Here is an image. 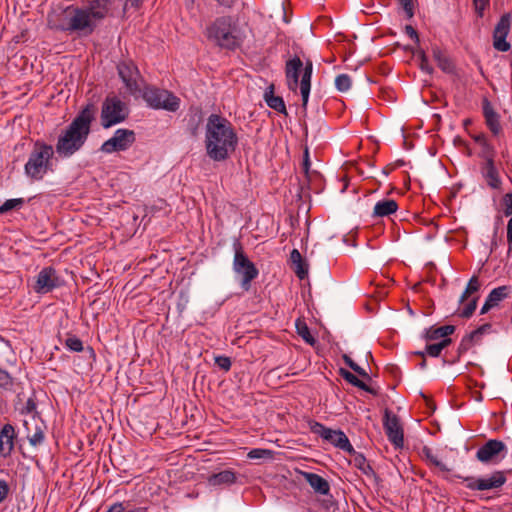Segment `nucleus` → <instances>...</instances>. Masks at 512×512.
<instances>
[{
    "label": "nucleus",
    "mask_w": 512,
    "mask_h": 512,
    "mask_svg": "<svg viewBox=\"0 0 512 512\" xmlns=\"http://www.w3.org/2000/svg\"><path fill=\"white\" fill-rule=\"evenodd\" d=\"M238 145V136L232 123L219 114L207 119L205 148L207 156L216 162L230 158Z\"/></svg>",
    "instance_id": "f257e3e1"
},
{
    "label": "nucleus",
    "mask_w": 512,
    "mask_h": 512,
    "mask_svg": "<svg viewBox=\"0 0 512 512\" xmlns=\"http://www.w3.org/2000/svg\"><path fill=\"white\" fill-rule=\"evenodd\" d=\"M96 114V105L87 103L62 131L56 143V152L60 157H70L83 147L91 133Z\"/></svg>",
    "instance_id": "f03ea898"
},
{
    "label": "nucleus",
    "mask_w": 512,
    "mask_h": 512,
    "mask_svg": "<svg viewBox=\"0 0 512 512\" xmlns=\"http://www.w3.org/2000/svg\"><path fill=\"white\" fill-rule=\"evenodd\" d=\"M110 0H92L88 5L82 8L68 6V11H72L71 23L68 29L79 30L84 36L91 35L97 23L103 20L109 12Z\"/></svg>",
    "instance_id": "7ed1b4c3"
},
{
    "label": "nucleus",
    "mask_w": 512,
    "mask_h": 512,
    "mask_svg": "<svg viewBox=\"0 0 512 512\" xmlns=\"http://www.w3.org/2000/svg\"><path fill=\"white\" fill-rule=\"evenodd\" d=\"M54 150L51 145L37 141L25 164V174L32 180H42L45 174L51 170V159Z\"/></svg>",
    "instance_id": "20e7f679"
},
{
    "label": "nucleus",
    "mask_w": 512,
    "mask_h": 512,
    "mask_svg": "<svg viewBox=\"0 0 512 512\" xmlns=\"http://www.w3.org/2000/svg\"><path fill=\"white\" fill-rule=\"evenodd\" d=\"M208 33L209 38L214 39L221 48L235 50L241 45L237 25L231 16L217 18L208 28Z\"/></svg>",
    "instance_id": "39448f33"
},
{
    "label": "nucleus",
    "mask_w": 512,
    "mask_h": 512,
    "mask_svg": "<svg viewBox=\"0 0 512 512\" xmlns=\"http://www.w3.org/2000/svg\"><path fill=\"white\" fill-rule=\"evenodd\" d=\"M234 260L233 268L237 274L242 275L241 287L248 291L251 287V282L257 278L259 271L255 264L248 258L244 252L242 243L236 239L233 243Z\"/></svg>",
    "instance_id": "423d86ee"
},
{
    "label": "nucleus",
    "mask_w": 512,
    "mask_h": 512,
    "mask_svg": "<svg viewBox=\"0 0 512 512\" xmlns=\"http://www.w3.org/2000/svg\"><path fill=\"white\" fill-rule=\"evenodd\" d=\"M142 97L151 108L169 112H176L181 102L180 98L171 91L153 86L145 87Z\"/></svg>",
    "instance_id": "0eeeda50"
},
{
    "label": "nucleus",
    "mask_w": 512,
    "mask_h": 512,
    "mask_svg": "<svg viewBox=\"0 0 512 512\" xmlns=\"http://www.w3.org/2000/svg\"><path fill=\"white\" fill-rule=\"evenodd\" d=\"M129 116L127 105L117 96H107L102 104L101 125L110 128L125 121Z\"/></svg>",
    "instance_id": "6e6552de"
},
{
    "label": "nucleus",
    "mask_w": 512,
    "mask_h": 512,
    "mask_svg": "<svg viewBox=\"0 0 512 512\" xmlns=\"http://www.w3.org/2000/svg\"><path fill=\"white\" fill-rule=\"evenodd\" d=\"M303 69V73L312 75L313 63L310 59L306 60L305 65L299 56L295 55L293 58L286 61L285 76L289 90L296 92L299 86V76Z\"/></svg>",
    "instance_id": "1a4fd4ad"
},
{
    "label": "nucleus",
    "mask_w": 512,
    "mask_h": 512,
    "mask_svg": "<svg viewBox=\"0 0 512 512\" xmlns=\"http://www.w3.org/2000/svg\"><path fill=\"white\" fill-rule=\"evenodd\" d=\"M136 141L135 132L129 129H118L114 136L106 140L100 150L104 153H113L127 150Z\"/></svg>",
    "instance_id": "9d476101"
},
{
    "label": "nucleus",
    "mask_w": 512,
    "mask_h": 512,
    "mask_svg": "<svg viewBox=\"0 0 512 512\" xmlns=\"http://www.w3.org/2000/svg\"><path fill=\"white\" fill-rule=\"evenodd\" d=\"M506 473L508 472L495 471L488 479H475L474 477H462L460 475H455V477L467 482V488H469L470 490L483 491L489 489H497L503 486L506 483Z\"/></svg>",
    "instance_id": "9b49d317"
},
{
    "label": "nucleus",
    "mask_w": 512,
    "mask_h": 512,
    "mask_svg": "<svg viewBox=\"0 0 512 512\" xmlns=\"http://www.w3.org/2000/svg\"><path fill=\"white\" fill-rule=\"evenodd\" d=\"M383 427L389 441L395 448H402L404 445V431L400 424L399 417L393 414L389 409H385L383 417Z\"/></svg>",
    "instance_id": "f8f14e48"
},
{
    "label": "nucleus",
    "mask_w": 512,
    "mask_h": 512,
    "mask_svg": "<svg viewBox=\"0 0 512 512\" xmlns=\"http://www.w3.org/2000/svg\"><path fill=\"white\" fill-rule=\"evenodd\" d=\"M511 14L505 13L500 17L493 31V46L496 50L507 52L510 50L511 45L506 41V37L510 31Z\"/></svg>",
    "instance_id": "ddd939ff"
},
{
    "label": "nucleus",
    "mask_w": 512,
    "mask_h": 512,
    "mask_svg": "<svg viewBox=\"0 0 512 512\" xmlns=\"http://www.w3.org/2000/svg\"><path fill=\"white\" fill-rule=\"evenodd\" d=\"M118 75L131 94L139 91L137 80L140 76L137 66L132 61H121L117 65Z\"/></svg>",
    "instance_id": "4468645a"
},
{
    "label": "nucleus",
    "mask_w": 512,
    "mask_h": 512,
    "mask_svg": "<svg viewBox=\"0 0 512 512\" xmlns=\"http://www.w3.org/2000/svg\"><path fill=\"white\" fill-rule=\"evenodd\" d=\"M58 286H60V281L56 270L48 266L39 272L34 289L38 293H48Z\"/></svg>",
    "instance_id": "2eb2a0df"
},
{
    "label": "nucleus",
    "mask_w": 512,
    "mask_h": 512,
    "mask_svg": "<svg viewBox=\"0 0 512 512\" xmlns=\"http://www.w3.org/2000/svg\"><path fill=\"white\" fill-rule=\"evenodd\" d=\"M505 450L506 445L503 441L490 439L477 450L476 458L482 463H489Z\"/></svg>",
    "instance_id": "dca6fc26"
},
{
    "label": "nucleus",
    "mask_w": 512,
    "mask_h": 512,
    "mask_svg": "<svg viewBox=\"0 0 512 512\" xmlns=\"http://www.w3.org/2000/svg\"><path fill=\"white\" fill-rule=\"evenodd\" d=\"M68 7L60 13H51L47 17V26L51 30L62 31V32H79V30L68 29L71 23L72 11H68Z\"/></svg>",
    "instance_id": "f3484780"
},
{
    "label": "nucleus",
    "mask_w": 512,
    "mask_h": 512,
    "mask_svg": "<svg viewBox=\"0 0 512 512\" xmlns=\"http://www.w3.org/2000/svg\"><path fill=\"white\" fill-rule=\"evenodd\" d=\"M483 116L488 129L493 135L497 136L502 131L500 124V115L494 110L488 98L484 97L482 100Z\"/></svg>",
    "instance_id": "a211bd4d"
},
{
    "label": "nucleus",
    "mask_w": 512,
    "mask_h": 512,
    "mask_svg": "<svg viewBox=\"0 0 512 512\" xmlns=\"http://www.w3.org/2000/svg\"><path fill=\"white\" fill-rule=\"evenodd\" d=\"M16 437L14 427L7 423L0 430V455L8 457L14 449V439Z\"/></svg>",
    "instance_id": "6ab92c4d"
},
{
    "label": "nucleus",
    "mask_w": 512,
    "mask_h": 512,
    "mask_svg": "<svg viewBox=\"0 0 512 512\" xmlns=\"http://www.w3.org/2000/svg\"><path fill=\"white\" fill-rule=\"evenodd\" d=\"M335 447L345 451L348 454H354L355 449L351 445L348 437L342 430H333L330 428L329 433L326 435L325 439Z\"/></svg>",
    "instance_id": "aec40b11"
},
{
    "label": "nucleus",
    "mask_w": 512,
    "mask_h": 512,
    "mask_svg": "<svg viewBox=\"0 0 512 512\" xmlns=\"http://www.w3.org/2000/svg\"><path fill=\"white\" fill-rule=\"evenodd\" d=\"M274 84L269 85L264 93V100L268 107L277 111L280 114L288 116L285 102L282 97L274 94Z\"/></svg>",
    "instance_id": "412c9836"
},
{
    "label": "nucleus",
    "mask_w": 512,
    "mask_h": 512,
    "mask_svg": "<svg viewBox=\"0 0 512 512\" xmlns=\"http://www.w3.org/2000/svg\"><path fill=\"white\" fill-rule=\"evenodd\" d=\"M302 475L316 493L321 495L329 494L330 485L325 478L312 472H302Z\"/></svg>",
    "instance_id": "4be33fe9"
},
{
    "label": "nucleus",
    "mask_w": 512,
    "mask_h": 512,
    "mask_svg": "<svg viewBox=\"0 0 512 512\" xmlns=\"http://www.w3.org/2000/svg\"><path fill=\"white\" fill-rule=\"evenodd\" d=\"M481 173L490 188L500 189L502 182L499 177V172L495 166V162L483 163L481 166Z\"/></svg>",
    "instance_id": "5701e85b"
},
{
    "label": "nucleus",
    "mask_w": 512,
    "mask_h": 512,
    "mask_svg": "<svg viewBox=\"0 0 512 512\" xmlns=\"http://www.w3.org/2000/svg\"><path fill=\"white\" fill-rule=\"evenodd\" d=\"M432 55L438 67L447 74L455 73V64L451 58L437 45L432 47Z\"/></svg>",
    "instance_id": "b1692460"
},
{
    "label": "nucleus",
    "mask_w": 512,
    "mask_h": 512,
    "mask_svg": "<svg viewBox=\"0 0 512 512\" xmlns=\"http://www.w3.org/2000/svg\"><path fill=\"white\" fill-rule=\"evenodd\" d=\"M236 473L232 470H223L208 476L207 482L210 486L232 485L236 482Z\"/></svg>",
    "instance_id": "393cba45"
},
{
    "label": "nucleus",
    "mask_w": 512,
    "mask_h": 512,
    "mask_svg": "<svg viewBox=\"0 0 512 512\" xmlns=\"http://www.w3.org/2000/svg\"><path fill=\"white\" fill-rule=\"evenodd\" d=\"M340 376L346 380L349 384L367 392L374 396L378 395V391L370 386H368L364 381L360 380L355 374L350 372L347 369L340 368L339 369Z\"/></svg>",
    "instance_id": "a878e982"
},
{
    "label": "nucleus",
    "mask_w": 512,
    "mask_h": 512,
    "mask_svg": "<svg viewBox=\"0 0 512 512\" xmlns=\"http://www.w3.org/2000/svg\"><path fill=\"white\" fill-rule=\"evenodd\" d=\"M397 209L398 204L395 200L383 199L375 204L372 216L375 218L390 216L394 214Z\"/></svg>",
    "instance_id": "bb28decb"
},
{
    "label": "nucleus",
    "mask_w": 512,
    "mask_h": 512,
    "mask_svg": "<svg viewBox=\"0 0 512 512\" xmlns=\"http://www.w3.org/2000/svg\"><path fill=\"white\" fill-rule=\"evenodd\" d=\"M456 327L454 325H444L441 327H430L425 330L423 339L426 341H433L439 338H445L455 332Z\"/></svg>",
    "instance_id": "cd10ccee"
},
{
    "label": "nucleus",
    "mask_w": 512,
    "mask_h": 512,
    "mask_svg": "<svg viewBox=\"0 0 512 512\" xmlns=\"http://www.w3.org/2000/svg\"><path fill=\"white\" fill-rule=\"evenodd\" d=\"M349 455L353 457L354 466L357 469H359L365 475L373 477L376 481L379 480V476L371 467V465L367 462L365 456L362 453H358L355 451L354 454Z\"/></svg>",
    "instance_id": "c85d7f7f"
},
{
    "label": "nucleus",
    "mask_w": 512,
    "mask_h": 512,
    "mask_svg": "<svg viewBox=\"0 0 512 512\" xmlns=\"http://www.w3.org/2000/svg\"><path fill=\"white\" fill-rule=\"evenodd\" d=\"M510 287L503 285L497 288H494L488 295L487 300L493 304L494 307L498 306V304L506 299L510 293Z\"/></svg>",
    "instance_id": "c756f323"
},
{
    "label": "nucleus",
    "mask_w": 512,
    "mask_h": 512,
    "mask_svg": "<svg viewBox=\"0 0 512 512\" xmlns=\"http://www.w3.org/2000/svg\"><path fill=\"white\" fill-rule=\"evenodd\" d=\"M406 50H410L412 51L413 54L417 55L420 62H419V68L421 69V71L431 75L434 71L433 67L429 64V61H428V57L425 53V51L421 48L417 49L416 51H414L412 48L410 47H406L405 48Z\"/></svg>",
    "instance_id": "7c9ffc66"
},
{
    "label": "nucleus",
    "mask_w": 512,
    "mask_h": 512,
    "mask_svg": "<svg viewBox=\"0 0 512 512\" xmlns=\"http://www.w3.org/2000/svg\"><path fill=\"white\" fill-rule=\"evenodd\" d=\"M296 330L298 335L301 336L306 343L310 345H314L316 343V339L310 333L309 327L307 326L305 321L297 319Z\"/></svg>",
    "instance_id": "2f4dec72"
},
{
    "label": "nucleus",
    "mask_w": 512,
    "mask_h": 512,
    "mask_svg": "<svg viewBox=\"0 0 512 512\" xmlns=\"http://www.w3.org/2000/svg\"><path fill=\"white\" fill-rule=\"evenodd\" d=\"M24 427L27 431L26 437L32 446L41 444L44 440V432L41 427H36L35 432L31 434L28 422L24 421Z\"/></svg>",
    "instance_id": "473e14b6"
},
{
    "label": "nucleus",
    "mask_w": 512,
    "mask_h": 512,
    "mask_svg": "<svg viewBox=\"0 0 512 512\" xmlns=\"http://www.w3.org/2000/svg\"><path fill=\"white\" fill-rule=\"evenodd\" d=\"M291 268L300 280H304L308 276V263L305 259H301L300 262H294L291 264Z\"/></svg>",
    "instance_id": "72a5a7b5"
},
{
    "label": "nucleus",
    "mask_w": 512,
    "mask_h": 512,
    "mask_svg": "<svg viewBox=\"0 0 512 512\" xmlns=\"http://www.w3.org/2000/svg\"><path fill=\"white\" fill-rule=\"evenodd\" d=\"M24 203L25 201L23 198L8 199L0 206V215L12 209H19Z\"/></svg>",
    "instance_id": "f704fd0d"
},
{
    "label": "nucleus",
    "mask_w": 512,
    "mask_h": 512,
    "mask_svg": "<svg viewBox=\"0 0 512 512\" xmlns=\"http://www.w3.org/2000/svg\"><path fill=\"white\" fill-rule=\"evenodd\" d=\"M342 359L344 360L345 364L351 368L355 373H357L358 375H360L361 377L367 379V380H371V377L369 376V374L363 369L361 368L357 363H355L351 357H349L347 354H344L342 356Z\"/></svg>",
    "instance_id": "c9c22d12"
},
{
    "label": "nucleus",
    "mask_w": 512,
    "mask_h": 512,
    "mask_svg": "<svg viewBox=\"0 0 512 512\" xmlns=\"http://www.w3.org/2000/svg\"><path fill=\"white\" fill-rule=\"evenodd\" d=\"M65 346L73 352L83 351V342L75 335H68L65 340Z\"/></svg>",
    "instance_id": "e433bc0d"
},
{
    "label": "nucleus",
    "mask_w": 512,
    "mask_h": 512,
    "mask_svg": "<svg viewBox=\"0 0 512 512\" xmlns=\"http://www.w3.org/2000/svg\"><path fill=\"white\" fill-rule=\"evenodd\" d=\"M273 455H274V452L272 450L260 449V448L252 449L247 454L248 458H250V459H262V458L272 459Z\"/></svg>",
    "instance_id": "4c0bfd02"
},
{
    "label": "nucleus",
    "mask_w": 512,
    "mask_h": 512,
    "mask_svg": "<svg viewBox=\"0 0 512 512\" xmlns=\"http://www.w3.org/2000/svg\"><path fill=\"white\" fill-rule=\"evenodd\" d=\"M481 152L479 156L483 159H485L484 163L494 162L495 157V149L490 143H484L481 146Z\"/></svg>",
    "instance_id": "58836bf2"
},
{
    "label": "nucleus",
    "mask_w": 512,
    "mask_h": 512,
    "mask_svg": "<svg viewBox=\"0 0 512 512\" xmlns=\"http://www.w3.org/2000/svg\"><path fill=\"white\" fill-rule=\"evenodd\" d=\"M351 83V78L347 74H340L335 79L336 88L341 92L349 90Z\"/></svg>",
    "instance_id": "ea45409f"
},
{
    "label": "nucleus",
    "mask_w": 512,
    "mask_h": 512,
    "mask_svg": "<svg viewBox=\"0 0 512 512\" xmlns=\"http://www.w3.org/2000/svg\"><path fill=\"white\" fill-rule=\"evenodd\" d=\"M491 328H492V325L490 323H485V324L479 326L477 329L470 332L469 334H467V336L475 343V342L479 341V339L481 338V336L484 333L490 331Z\"/></svg>",
    "instance_id": "a19ab883"
},
{
    "label": "nucleus",
    "mask_w": 512,
    "mask_h": 512,
    "mask_svg": "<svg viewBox=\"0 0 512 512\" xmlns=\"http://www.w3.org/2000/svg\"><path fill=\"white\" fill-rule=\"evenodd\" d=\"M309 427L312 433L321 436L323 439H325L330 430V428L314 420L309 421Z\"/></svg>",
    "instance_id": "79ce46f5"
},
{
    "label": "nucleus",
    "mask_w": 512,
    "mask_h": 512,
    "mask_svg": "<svg viewBox=\"0 0 512 512\" xmlns=\"http://www.w3.org/2000/svg\"><path fill=\"white\" fill-rule=\"evenodd\" d=\"M309 427L312 433L321 436L323 439H325L330 430V428L314 420L309 421Z\"/></svg>",
    "instance_id": "37998d69"
},
{
    "label": "nucleus",
    "mask_w": 512,
    "mask_h": 512,
    "mask_svg": "<svg viewBox=\"0 0 512 512\" xmlns=\"http://www.w3.org/2000/svg\"><path fill=\"white\" fill-rule=\"evenodd\" d=\"M477 301H478V297L472 298L467 303V305L464 307V309L458 314L459 317L465 318V319L470 318L473 315L474 311L476 310Z\"/></svg>",
    "instance_id": "c03bdc74"
},
{
    "label": "nucleus",
    "mask_w": 512,
    "mask_h": 512,
    "mask_svg": "<svg viewBox=\"0 0 512 512\" xmlns=\"http://www.w3.org/2000/svg\"><path fill=\"white\" fill-rule=\"evenodd\" d=\"M202 122L201 113H195L189 120V132L192 136H196L198 133V126Z\"/></svg>",
    "instance_id": "a18cd8bd"
},
{
    "label": "nucleus",
    "mask_w": 512,
    "mask_h": 512,
    "mask_svg": "<svg viewBox=\"0 0 512 512\" xmlns=\"http://www.w3.org/2000/svg\"><path fill=\"white\" fill-rule=\"evenodd\" d=\"M474 344L475 343L467 335L464 336L457 349L458 358L466 353Z\"/></svg>",
    "instance_id": "49530a36"
},
{
    "label": "nucleus",
    "mask_w": 512,
    "mask_h": 512,
    "mask_svg": "<svg viewBox=\"0 0 512 512\" xmlns=\"http://www.w3.org/2000/svg\"><path fill=\"white\" fill-rule=\"evenodd\" d=\"M310 166H311V163H310V159H309V150H308V147L306 146L304 149V154H303L302 170L305 174V178L307 181H309V179H310Z\"/></svg>",
    "instance_id": "de8ad7c7"
},
{
    "label": "nucleus",
    "mask_w": 512,
    "mask_h": 512,
    "mask_svg": "<svg viewBox=\"0 0 512 512\" xmlns=\"http://www.w3.org/2000/svg\"><path fill=\"white\" fill-rule=\"evenodd\" d=\"M13 385V378L10 376V374L0 368V387L2 388H9Z\"/></svg>",
    "instance_id": "09e8293b"
},
{
    "label": "nucleus",
    "mask_w": 512,
    "mask_h": 512,
    "mask_svg": "<svg viewBox=\"0 0 512 512\" xmlns=\"http://www.w3.org/2000/svg\"><path fill=\"white\" fill-rule=\"evenodd\" d=\"M399 4L404 9L407 18H412L414 16V2L413 0H398Z\"/></svg>",
    "instance_id": "8fccbe9b"
},
{
    "label": "nucleus",
    "mask_w": 512,
    "mask_h": 512,
    "mask_svg": "<svg viewBox=\"0 0 512 512\" xmlns=\"http://www.w3.org/2000/svg\"><path fill=\"white\" fill-rule=\"evenodd\" d=\"M215 364L224 371H229L231 368V359L227 356H217Z\"/></svg>",
    "instance_id": "3c124183"
},
{
    "label": "nucleus",
    "mask_w": 512,
    "mask_h": 512,
    "mask_svg": "<svg viewBox=\"0 0 512 512\" xmlns=\"http://www.w3.org/2000/svg\"><path fill=\"white\" fill-rule=\"evenodd\" d=\"M36 408H37V404H36L35 399L33 397H30V398L27 399L24 407L21 410V413H27V414L35 413V414H39L36 411Z\"/></svg>",
    "instance_id": "603ef678"
},
{
    "label": "nucleus",
    "mask_w": 512,
    "mask_h": 512,
    "mask_svg": "<svg viewBox=\"0 0 512 512\" xmlns=\"http://www.w3.org/2000/svg\"><path fill=\"white\" fill-rule=\"evenodd\" d=\"M503 204H504V215L510 216L512 215V193H507L503 197Z\"/></svg>",
    "instance_id": "864d4df0"
},
{
    "label": "nucleus",
    "mask_w": 512,
    "mask_h": 512,
    "mask_svg": "<svg viewBox=\"0 0 512 512\" xmlns=\"http://www.w3.org/2000/svg\"><path fill=\"white\" fill-rule=\"evenodd\" d=\"M425 352L431 357H438V356H440L442 350L438 343H434V344H427L425 347Z\"/></svg>",
    "instance_id": "5fc2aeb1"
},
{
    "label": "nucleus",
    "mask_w": 512,
    "mask_h": 512,
    "mask_svg": "<svg viewBox=\"0 0 512 512\" xmlns=\"http://www.w3.org/2000/svg\"><path fill=\"white\" fill-rule=\"evenodd\" d=\"M466 289H467V293H475L477 292L479 289H480V283H479V279L477 276H472L471 279L469 280L467 286H466Z\"/></svg>",
    "instance_id": "6e6d98bb"
},
{
    "label": "nucleus",
    "mask_w": 512,
    "mask_h": 512,
    "mask_svg": "<svg viewBox=\"0 0 512 512\" xmlns=\"http://www.w3.org/2000/svg\"><path fill=\"white\" fill-rule=\"evenodd\" d=\"M473 3L478 16L482 17L484 10L490 3V0H473Z\"/></svg>",
    "instance_id": "4d7b16f0"
},
{
    "label": "nucleus",
    "mask_w": 512,
    "mask_h": 512,
    "mask_svg": "<svg viewBox=\"0 0 512 512\" xmlns=\"http://www.w3.org/2000/svg\"><path fill=\"white\" fill-rule=\"evenodd\" d=\"M9 491L10 488L8 483L5 480L0 479V503H2L7 498Z\"/></svg>",
    "instance_id": "13d9d810"
},
{
    "label": "nucleus",
    "mask_w": 512,
    "mask_h": 512,
    "mask_svg": "<svg viewBox=\"0 0 512 512\" xmlns=\"http://www.w3.org/2000/svg\"><path fill=\"white\" fill-rule=\"evenodd\" d=\"M405 33L415 41L416 44H419L420 39L417 30L412 25L405 26Z\"/></svg>",
    "instance_id": "bf43d9fd"
},
{
    "label": "nucleus",
    "mask_w": 512,
    "mask_h": 512,
    "mask_svg": "<svg viewBox=\"0 0 512 512\" xmlns=\"http://www.w3.org/2000/svg\"><path fill=\"white\" fill-rule=\"evenodd\" d=\"M311 77L312 75L302 73L301 81H300V90L311 89Z\"/></svg>",
    "instance_id": "052dcab7"
},
{
    "label": "nucleus",
    "mask_w": 512,
    "mask_h": 512,
    "mask_svg": "<svg viewBox=\"0 0 512 512\" xmlns=\"http://www.w3.org/2000/svg\"><path fill=\"white\" fill-rule=\"evenodd\" d=\"M300 92H301V97H302V108L304 110H306L307 104H308V99H309V94H310V89L300 90Z\"/></svg>",
    "instance_id": "680f3d73"
},
{
    "label": "nucleus",
    "mask_w": 512,
    "mask_h": 512,
    "mask_svg": "<svg viewBox=\"0 0 512 512\" xmlns=\"http://www.w3.org/2000/svg\"><path fill=\"white\" fill-rule=\"evenodd\" d=\"M301 259H303L301 253L297 249H293L290 253L291 264L294 262H300Z\"/></svg>",
    "instance_id": "e2e57ef3"
},
{
    "label": "nucleus",
    "mask_w": 512,
    "mask_h": 512,
    "mask_svg": "<svg viewBox=\"0 0 512 512\" xmlns=\"http://www.w3.org/2000/svg\"><path fill=\"white\" fill-rule=\"evenodd\" d=\"M107 512H124V507H123V504L118 502V503H114L108 510Z\"/></svg>",
    "instance_id": "0e129e2a"
},
{
    "label": "nucleus",
    "mask_w": 512,
    "mask_h": 512,
    "mask_svg": "<svg viewBox=\"0 0 512 512\" xmlns=\"http://www.w3.org/2000/svg\"><path fill=\"white\" fill-rule=\"evenodd\" d=\"M473 139L476 143L480 144L481 146L484 144V143H487V138H486V135L481 133V134H478V135H475L473 136Z\"/></svg>",
    "instance_id": "69168bd1"
},
{
    "label": "nucleus",
    "mask_w": 512,
    "mask_h": 512,
    "mask_svg": "<svg viewBox=\"0 0 512 512\" xmlns=\"http://www.w3.org/2000/svg\"><path fill=\"white\" fill-rule=\"evenodd\" d=\"M492 308H494L493 304H491L487 299L484 303V305L482 306L481 310H480V314L483 315V314H486L488 311H490Z\"/></svg>",
    "instance_id": "338daca9"
},
{
    "label": "nucleus",
    "mask_w": 512,
    "mask_h": 512,
    "mask_svg": "<svg viewBox=\"0 0 512 512\" xmlns=\"http://www.w3.org/2000/svg\"><path fill=\"white\" fill-rule=\"evenodd\" d=\"M452 343V339L449 338L448 336L445 337V338H442V340L440 342H438L441 350L445 349L446 347H448L450 344Z\"/></svg>",
    "instance_id": "774afa93"
}]
</instances>
